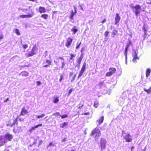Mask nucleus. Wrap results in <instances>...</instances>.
Masks as SVG:
<instances>
[{
	"label": "nucleus",
	"instance_id": "1",
	"mask_svg": "<svg viewBox=\"0 0 151 151\" xmlns=\"http://www.w3.org/2000/svg\"><path fill=\"white\" fill-rule=\"evenodd\" d=\"M122 135L126 142H129L132 141V137L128 133H126L124 131H122Z\"/></svg>",
	"mask_w": 151,
	"mask_h": 151
},
{
	"label": "nucleus",
	"instance_id": "2",
	"mask_svg": "<svg viewBox=\"0 0 151 151\" xmlns=\"http://www.w3.org/2000/svg\"><path fill=\"white\" fill-rule=\"evenodd\" d=\"M133 12L135 13L136 16H138L140 12L141 7L139 5H136L135 6H131Z\"/></svg>",
	"mask_w": 151,
	"mask_h": 151
},
{
	"label": "nucleus",
	"instance_id": "3",
	"mask_svg": "<svg viewBox=\"0 0 151 151\" xmlns=\"http://www.w3.org/2000/svg\"><path fill=\"white\" fill-rule=\"evenodd\" d=\"M101 134L100 131L98 128H96L91 132V135L95 138V140L98 139V137L101 135Z\"/></svg>",
	"mask_w": 151,
	"mask_h": 151
},
{
	"label": "nucleus",
	"instance_id": "4",
	"mask_svg": "<svg viewBox=\"0 0 151 151\" xmlns=\"http://www.w3.org/2000/svg\"><path fill=\"white\" fill-rule=\"evenodd\" d=\"M107 141L103 138H101L100 141V144L99 147L101 149V151H102L106 148V144Z\"/></svg>",
	"mask_w": 151,
	"mask_h": 151
},
{
	"label": "nucleus",
	"instance_id": "5",
	"mask_svg": "<svg viewBox=\"0 0 151 151\" xmlns=\"http://www.w3.org/2000/svg\"><path fill=\"white\" fill-rule=\"evenodd\" d=\"M37 50L38 48L36 45H34L31 52L28 54V56L29 57L35 54L37 52Z\"/></svg>",
	"mask_w": 151,
	"mask_h": 151
},
{
	"label": "nucleus",
	"instance_id": "6",
	"mask_svg": "<svg viewBox=\"0 0 151 151\" xmlns=\"http://www.w3.org/2000/svg\"><path fill=\"white\" fill-rule=\"evenodd\" d=\"M138 52L137 51H134L132 53V57L133 59L132 61L134 63H136L137 62V59L139 60V58L137 56Z\"/></svg>",
	"mask_w": 151,
	"mask_h": 151
},
{
	"label": "nucleus",
	"instance_id": "7",
	"mask_svg": "<svg viewBox=\"0 0 151 151\" xmlns=\"http://www.w3.org/2000/svg\"><path fill=\"white\" fill-rule=\"evenodd\" d=\"M31 13L28 15H22L20 16V17L22 18H31L34 15V12L32 10L31 11Z\"/></svg>",
	"mask_w": 151,
	"mask_h": 151
},
{
	"label": "nucleus",
	"instance_id": "8",
	"mask_svg": "<svg viewBox=\"0 0 151 151\" xmlns=\"http://www.w3.org/2000/svg\"><path fill=\"white\" fill-rule=\"evenodd\" d=\"M3 137L5 139H7L9 141H11L13 138L12 135L8 133L5 134Z\"/></svg>",
	"mask_w": 151,
	"mask_h": 151
},
{
	"label": "nucleus",
	"instance_id": "9",
	"mask_svg": "<svg viewBox=\"0 0 151 151\" xmlns=\"http://www.w3.org/2000/svg\"><path fill=\"white\" fill-rule=\"evenodd\" d=\"M121 19V17L119 15V14L118 13L116 14L115 18V24L117 25L118 23L120 21Z\"/></svg>",
	"mask_w": 151,
	"mask_h": 151
},
{
	"label": "nucleus",
	"instance_id": "10",
	"mask_svg": "<svg viewBox=\"0 0 151 151\" xmlns=\"http://www.w3.org/2000/svg\"><path fill=\"white\" fill-rule=\"evenodd\" d=\"M104 119V116H101L100 119L96 121V123L98 126H99L103 122Z\"/></svg>",
	"mask_w": 151,
	"mask_h": 151
},
{
	"label": "nucleus",
	"instance_id": "11",
	"mask_svg": "<svg viewBox=\"0 0 151 151\" xmlns=\"http://www.w3.org/2000/svg\"><path fill=\"white\" fill-rule=\"evenodd\" d=\"M72 39L70 38H68L67 42L65 43V46L68 48L71 45V42H72Z\"/></svg>",
	"mask_w": 151,
	"mask_h": 151
},
{
	"label": "nucleus",
	"instance_id": "12",
	"mask_svg": "<svg viewBox=\"0 0 151 151\" xmlns=\"http://www.w3.org/2000/svg\"><path fill=\"white\" fill-rule=\"evenodd\" d=\"M39 11L40 13H44L46 12V10L45 8L42 6H40L39 7Z\"/></svg>",
	"mask_w": 151,
	"mask_h": 151
},
{
	"label": "nucleus",
	"instance_id": "13",
	"mask_svg": "<svg viewBox=\"0 0 151 151\" xmlns=\"http://www.w3.org/2000/svg\"><path fill=\"white\" fill-rule=\"evenodd\" d=\"M120 106H122L124 103V100L122 98H120L118 101Z\"/></svg>",
	"mask_w": 151,
	"mask_h": 151
},
{
	"label": "nucleus",
	"instance_id": "14",
	"mask_svg": "<svg viewBox=\"0 0 151 151\" xmlns=\"http://www.w3.org/2000/svg\"><path fill=\"white\" fill-rule=\"evenodd\" d=\"M42 126V124H38L33 127H32V129L29 130V131L30 132H31L32 131L34 130L35 128H38L39 127Z\"/></svg>",
	"mask_w": 151,
	"mask_h": 151
},
{
	"label": "nucleus",
	"instance_id": "15",
	"mask_svg": "<svg viewBox=\"0 0 151 151\" xmlns=\"http://www.w3.org/2000/svg\"><path fill=\"white\" fill-rule=\"evenodd\" d=\"M27 110L25 109V108H24L22 109L20 114V115H24L27 113Z\"/></svg>",
	"mask_w": 151,
	"mask_h": 151
},
{
	"label": "nucleus",
	"instance_id": "16",
	"mask_svg": "<svg viewBox=\"0 0 151 151\" xmlns=\"http://www.w3.org/2000/svg\"><path fill=\"white\" fill-rule=\"evenodd\" d=\"M109 72L113 75L116 71V69L115 68H111L109 69Z\"/></svg>",
	"mask_w": 151,
	"mask_h": 151
},
{
	"label": "nucleus",
	"instance_id": "17",
	"mask_svg": "<svg viewBox=\"0 0 151 151\" xmlns=\"http://www.w3.org/2000/svg\"><path fill=\"white\" fill-rule=\"evenodd\" d=\"M151 72V71L150 69H147L146 72V77L147 78L150 76Z\"/></svg>",
	"mask_w": 151,
	"mask_h": 151
},
{
	"label": "nucleus",
	"instance_id": "18",
	"mask_svg": "<svg viewBox=\"0 0 151 151\" xmlns=\"http://www.w3.org/2000/svg\"><path fill=\"white\" fill-rule=\"evenodd\" d=\"M45 116V114H42L41 115L39 116L37 115H35L33 116V117L34 116H35L36 118L38 119H40V118H42Z\"/></svg>",
	"mask_w": 151,
	"mask_h": 151
},
{
	"label": "nucleus",
	"instance_id": "19",
	"mask_svg": "<svg viewBox=\"0 0 151 151\" xmlns=\"http://www.w3.org/2000/svg\"><path fill=\"white\" fill-rule=\"evenodd\" d=\"M41 17L45 19H47L48 17V15L47 14H42Z\"/></svg>",
	"mask_w": 151,
	"mask_h": 151
},
{
	"label": "nucleus",
	"instance_id": "20",
	"mask_svg": "<svg viewBox=\"0 0 151 151\" xmlns=\"http://www.w3.org/2000/svg\"><path fill=\"white\" fill-rule=\"evenodd\" d=\"M21 75L22 76H28V73L26 71H23L21 73Z\"/></svg>",
	"mask_w": 151,
	"mask_h": 151
},
{
	"label": "nucleus",
	"instance_id": "21",
	"mask_svg": "<svg viewBox=\"0 0 151 151\" xmlns=\"http://www.w3.org/2000/svg\"><path fill=\"white\" fill-rule=\"evenodd\" d=\"M117 31L116 30H114L112 33V37H114L115 36L117 33Z\"/></svg>",
	"mask_w": 151,
	"mask_h": 151
},
{
	"label": "nucleus",
	"instance_id": "22",
	"mask_svg": "<svg viewBox=\"0 0 151 151\" xmlns=\"http://www.w3.org/2000/svg\"><path fill=\"white\" fill-rule=\"evenodd\" d=\"M76 12H74L73 11H71V13L70 17V19H73L74 16L76 14Z\"/></svg>",
	"mask_w": 151,
	"mask_h": 151
},
{
	"label": "nucleus",
	"instance_id": "23",
	"mask_svg": "<svg viewBox=\"0 0 151 151\" xmlns=\"http://www.w3.org/2000/svg\"><path fill=\"white\" fill-rule=\"evenodd\" d=\"M99 105V102L98 101H95L93 106H94L95 108H97Z\"/></svg>",
	"mask_w": 151,
	"mask_h": 151
},
{
	"label": "nucleus",
	"instance_id": "24",
	"mask_svg": "<svg viewBox=\"0 0 151 151\" xmlns=\"http://www.w3.org/2000/svg\"><path fill=\"white\" fill-rule=\"evenodd\" d=\"M98 86L100 88H102L104 86V82H102L99 83L98 84Z\"/></svg>",
	"mask_w": 151,
	"mask_h": 151
},
{
	"label": "nucleus",
	"instance_id": "25",
	"mask_svg": "<svg viewBox=\"0 0 151 151\" xmlns=\"http://www.w3.org/2000/svg\"><path fill=\"white\" fill-rule=\"evenodd\" d=\"M86 65V63L84 62L83 64V65L81 69V70L84 72L85 69Z\"/></svg>",
	"mask_w": 151,
	"mask_h": 151
},
{
	"label": "nucleus",
	"instance_id": "26",
	"mask_svg": "<svg viewBox=\"0 0 151 151\" xmlns=\"http://www.w3.org/2000/svg\"><path fill=\"white\" fill-rule=\"evenodd\" d=\"M67 124V123L66 122H64L61 124L60 125V127L62 128H63Z\"/></svg>",
	"mask_w": 151,
	"mask_h": 151
},
{
	"label": "nucleus",
	"instance_id": "27",
	"mask_svg": "<svg viewBox=\"0 0 151 151\" xmlns=\"http://www.w3.org/2000/svg\"><path fill=\"white\" fill-rule=\"evenodd\" d=\"M142 30L144 32L143 37L145 38V37L147 35V29H142Z\"/></svg>",
	"mask_w": 151,
	"mask_h": 151
},
{
	"label": "nucleus",
	"instance_id": "28",
	"mask_svg": "<svg viewBox=\"0 0 151 151\" xmlns=\"http://www.w3.org/2000/svg\"><path fill=\"white\" fill-rule=\"evenodd\" d=\"M71 31L73 32L74 34H75L77 32L78 30L75 27H74L71 29Z\"/></svg>",
	"mask_w": 151,
	"mask_h": 151
},
{
	"label": "nucleus",
	"instance_id": "29",
	"mask_svg": "<svg viewBox=\"0 0 151 151\" xmlns=\"http://www.w3.org/2000/svg\"><path fill=\"white\" fill-rule=\"evenodd\" d=\"M83 59V57L78 58L77 60L78 63L81 64V60Z\"/></svg>",
	"mask_w": 151,
	"mask_h": 151
},
{
	"label": "nucleus",
	"instance_id": "30",
	"mask_svg": "<svg viewBox=\"0 0 151 151\" xmlns=\"http://www.w3.org/2000/svg\"><path fill=\"white\" fill-rule=\"evenodd\" d=\"M151 87H150L149 89L148 90H147L145 88H144V90L145 91L147 92L148 93H151Z\"/></svg>",
	"mask_w": 151,
	"mask_h": 151
},
{
	"label": "nucleus",
	"instance_id": "31",
	"mask_svg": "<svg viewBox=\"0 0 151 151\" xmlns=\"http://www.w3.org/2000/svg\"><path fill=\"white\" fill-rule=\"evenodd\" d=\"M18 119V118H17L14 121V122L12 124V125H11V126H12L13 125L16 124H17L18 123L17 120Z\"/></svg>",
	"mask_w": 151,
	"mask_h": 151
},
{
	"label": "nucleus",
	"instance_id": "32",
	"mask_svg": "<svg viewBox=\"0 0 151 151\" xmlns=\"http://www.w3.org/2000/svg\"><path fill=\"white\" fill-rule=\"evenodd\" d=\"M53 102L55 103H57L59 101V99L58 98H54L53 100Z\"/></svg>",
	"mask_w": 151,
	"mask_h": 151
},
{
	"label": "nucleus",
	"instance_id": "33",
	"mask_svg": "<svg viewBox=\"0 0 151 151\" xmlns=\"http://www.w3.org/2000/svg\"><path fill=\"white\" fill-rule=\"evenodd\" d=\"M15 32L17 35H20L19 30L18 29H15Z\"/></svg>",
	"mask_w": 151,
	"mask_h": 151
},
{
	"label": "nucleus",
	"instance_id": "34",
	"mask_svg": "<svg viewBox=\"0 0 151 151\" xmlns=\"http://www.w3.org/2000/svg\"><path fill=\"white\" fill-rule=\"evenodd\" d=\"M61 62H62V66H61V68L63 69L65 66V63H64V60H63V61H62Z\"/></svg>",
	"mask_w": 151,
	"mask_h": 151
},
{
	"label": "nucleus",
	"instance_id": "35",
	"mask_svg": "<svg viewBox=\"0 0 151 151\" xmlns=\"http://www.w3.org/2000/svg\"><path fill=\"white\" fill-rule=\"evenodd\" d=\"M83 72H84L83 71L81 70V71L80 72V73H79L78 76V78H79V77H81L82 76Z\"/></svg>",
	"mask_w": 151,
	"mask_h": 151
},
{
	"label": "nucleus",
	"instance_id": "36",
	"mask_svg": "<svg viewBox=\"0 0 151 151\" xmlns=\"http://www.w3.org/2000/svg\"><path fill=\"white\" fill-rule=\"evenodd\" d=\"M53 115L55 116H61V115L59 113V112H56L54 114H53Z\"/></svg>",
	"mask_w": 151,
	"mask_h": 151
},
{
	"label": "nucleus",
	"instance_id": "37",
	"mask_svg": "<svg viewBox=\"0 0 151 151\" xmlns=\"http://www.w3.org/2000/svg\"><path fill=\"white\" fill-rule=\"evenodd\" d=\"M128 50V49L127 48H125L124 54L125 56H127V52Z\"/></svg>",
	"mask_w": 151,
	"mask_h": 151
},
{
	"label": "nucleus",
	"instance_id": "38",
	"mask_svg": "<svg viewBox=\"0 0 151 151\" xmlns=\"http://www.w3.org/2000/svg\"><path fill=\"white\" fill-rule=\"evenodd\" d=\"M128 50V49L127 48H125L124 54L125 56H127V52Z\"/></svg>",
	"mask_w": 151,
	"mask_h": 151
},
{
	"label": "nucleus",
	"instance_id": "39",
	"mask_svg": "<svg viewBox=\"0 0 151 151\" xmlns=\"http://www.w3.org/2000/svg\"><path fill=\"white\" fill-rule=\"evenodd\" d=\"M112 74L110 72L107 73L106 74V76H110L112 75Z\"/></svg>",
	"mask_w": 151,
	"mask_h": 151
},
{
	"label": "nucleus",
	"instance_id": "40",
	"mask_svg": "<svg viewBox=\"0 0 151 151\" xmlns=\"http://www.w3.org/2000/svg\"><path fill=\"white\" fill-rule=\"evenodd\" d=\"M148 26L146 24H144L143 26L142 29H147Z\"/></svg>",
	"mask_w": 151,
	"mask_h": 151
},
{
	"label": "nucleus",
	"instance_id": "41",
	"mask_svg": "<svg viewBox=\"0 0 151 151\" xmlns=\"http://www.w3.org/2000/svg\"><path fill=\"white\" fill-rule=\"evenodd\" d=\"M73 91V88H71V89H70V90L69 91V92L68 93V96H69L70 95V94L72 93V92Z\"/></svg>",
	"mask_w": 151,
	"mask_h": 151
},
{
	"label": "nucleus",
	"instance_id": "42",
	"mask_svg": "<svg viewBox=\"0 0 151 151\" xmlns=\"http://www.w3.org/2000/svg\"><path fill=\"white\" fill-rule=\"evenodd\" d=\"M62 119H63L66 118L68 116V115H61L60 116Z\"/></svg>",
	"mask_w": 151,
	"mask_h": 151
},
{
	"label": "nucleus",
	"instance_id": "43",
	"mask_svg": "<svg viewBox=\"0 0 151 151\" xmlns=\"http://www.w3.org/2000/svg\"><path fill=\"white\" fill-rule=\"evenodd\" d=\"M22 46L25 49H26V48H27L28 47V45L27 44L25 45H24L23 44L22 45Z\"/></svg>",
	"mask_w": 151,
	"mask_h": 151
},
{
	"label": "nucleus",
	"instance_id": "44",
	"mask_svg": "<svg viewBox=\"0 0 151 151\" xmlns=\"http://www.w3.org/2000/svg\"><path fill=\"white\" fill-rule=\"evenodd\" d=\"M46 62L47 63L48 65H50L51 64V61L49 60H47L46 61Z\"/></svg>",
	"mask_w": 151,
	"mask_h": 151
},
{
	"label": "nucleus",
	"instance_id": "45",
	"mask_svg": "<svg viewBox=\"0 0 151 151\" xmlns=\"http://www.w3.org/2000/svg\"><path fill=\"white\" fill-rule=\"evenodd\" d=\"M71 57L70 58V60H72L73 57H75L76 56V55H74V54H71Z\"/></svg>",
	"mask_w": 151,
	"mask_h": 151
},
{
	"label": "nucleus",
	"instance_id": "46",
	"mask_svg": "<svg viewBox=\"0 0 151 151\" xmlns=\"http://www.w3.org/2000/svg\"><path fill=\"white\" fill-rule=\"evenodd\" d=\"M81 44V42H80L79 44H78V43H77V46L76 47V48L77 49H78L79 47Z\"/></svg>",
	"mask_w": 151,
	"mask_h": 151
},
{
	"label": "nucleus",
	"instance_id": "47",
	"mask_svg": "<svg viewBox=\"0 0 151 151\" xmlns=\"http://www.w3.org/2000/svg\"><path fill=\"white\" fill-rule=\"evenodd\" d=\"M109 32L108 31H107L105 32L104 33V35L105 36V37H107L108 36V35L109 34Z\"/></svg>",
	"mask_w": 151,
	"mask_h": 151
},
{
	"label": "nucleus",
	"instance_id": "48",
	"mask_svg": "<svg viewBox=\"0 0 151 151\" xmlns=\"http://www.w3.org/2000/svg\"><path fill=\"white\" fill-rule=\"evenodd\" d=\"M7 141L6 140H5L4 142H2V144H1L0 145V146H1L2 145H3V144H4L5 143H7Z\"/></svg>",
	"mask_w": 151,
	"mask_h": 151
},
{
	"label": "nucleus",
	"instance_id": "49",
	"mask_svg": "<svg viewBox=\"0 0 151 151\" xmlns=\"http://www.w3.org/2000/svg\"><path fill=\"white\" fill-rule=\"evenodd\" d=\"M51 146H54L55 145L54 144H53L51 142L49 144V145L47 147H48Z\"/></svg>",
	"mask_w": 151,
	"mask_h": 151
},
{
	"label": "nucleus",
	"instance_id": "50",
	"mask_svg": "<svg viewBox=\"0 0 151 151\" xmlns=\"http://www.w3.org/2000/svg\"><path fill=\"white\" fill-rule=\"evenodd\" d=\"M76 75H75L73 77L72 80H71V82H73L75 79L76 77Z\"/></svg>",
	"mask_w": 151,
	"mask_h": 151
},
{
	"label": "nucleus",
	"instance_id": "51",
	"mask_svg": "<svg viewBox=\"0 0 151 151\" xmlns=\"http://www.w3.org/2000/svg\"><path fill=\"white\" fill-rule=\"evenodd\" d=\"M67 141V139L66 138H65L64 139H63L62 141V142H65Z\"/></svg>",
	"mask_w": 151,
	"mask_h": 151
},
{
	"label": "nucleus",
	"instance_id": "52",
	"mask_svg": "<svg viewBox=\"0 0 151 151\" xmlns=\"http://www.w3.org/2000/svg\"><path fill=\"white\" fill-rule=\"evenodd\" d=\"M37 86H39L41 84V83L40 81H37Z\"/></svg>",
	"mask_w": 151,
	"mask_h": 151
},
{
	"label": "nucleus",
	"instance_id": "53",
	"mask_svg": "<svg viewBox=\"0 0 151 151\" xmlns=\"http://www.w3.org/2000/svg\"><path fill=\"white\" fill-rule=\"evenodd\" d=\"M125 56V63L127 64V56Z\"/></svg>",
	"mask_w": 151,
	"mask_h": 151
},
{
	"label": "nucleus",
	"instance_id": "54",
	"mask_svg": "<svg viewBox=\"0 0 151 151\" xmlns=\"http://www.w3.org/2000/svg\"><path fill=\"white\" fill-rule=\"evenodd\" d=\"M74 9L75 10V12H76V13L77 12H76V9L77 8L75 6H74Z\"/></svg>",
	"mask_w": 151,
	"mask_h": 151
},
{
	"label": "nucleus",
	"instance_id": "55",
	"mask_svg": "<svg viewBox=\"0 0 151 151\" xmlns=\"http://www.w3.org/2000/svg\"><path fill=\"white\" fill-rule=\"evenodd\" d=\"M42 140H40L39 141V145H41V144H42Z\"/></svg>",
	"mask_w": 151,
	"mask_h": 151
},
{
	"label": "nucleus",
	"instance_id": "56",
	"mask_svg": "<svg viewBox=\"0 0 151 151\" xmlns=\"http://www.w3.org/2000/svg\"><path fill=\"white\" fill-rule=\"evenodd\" d=\"M54 63L56 65H57L58 63V62L57 61H55V60H54Z\"/></svg>",
	"mask_w": 151,
	"mask_h": 151
},
{
	"label": "nucleus",
	"instance_id": "57",
	"mask_svg": "<svg viewBox=\"0 0 151 151\" xmlns=\"http://www.w3.org/2000/svg\"><path fill=\"white\" fill-rule=\"evenodd\" d=\"M50 65H44V66H43V67H49L50 66Z\"/></svg>",
	"mask_w": 151,
	"mask_h": 151
},
{
	"label": "nucleus",
	"instance_id": "58",
	"mask_svg": "<svg viewBox=\"0 0 151 151\" xmlns=\"http://www.w3.org/2000/svg\"><path fill=\"white\" fill-rule=\"evenodd\" d=\"M83 106V105H82L81 106H79L78 107L79 109H81L82 107Z\"/></svg>",
	"mask_w": 151,
	"mask_h": 151
},
{
	"label": "nucleus",
	"instance_id": "59",
	"mask_svg": "<svg viewBox=\"0 0 151 151\" xmlns=\"http://www.w3.org/2000/svg\"><path fill=\"white\" fill-rule=\"evenodd\" d=\"M9 100V98H7L5 101H4V102H6Z\"/></svg>",
	"mask_w": 151,
	"mask_h": 151
},
{
	"label": "nucleus",
	"instance_id": "60",
	"mask_svg": "<svg viewBox=\"0 0 151 151\" xmlns=\"http://www.w3.org/2000/svg\"><path fill=\"white\" fill-rule=\"evenodd\" d=\"M84 114L85 115H87L89 114V113L87 112V113H86Z\"/></svg>",
	"mask_w": 151,
	"mask_h": 151
},
{
	"label": "nucleus",
	"instance_id": "61",
	"mask_svg": "<svg viewBox=\"0 0 151 151\" xmlns=\"http://www.w3.org/2000/svg\"><path fill=\"white\" fill-rule=\"evenodd\" d=\"M106 21V20L105 19H104V20H102L101 21V22L103 23H104Z\"/></svg>",
	"mask_w": 151,
	"mask_h": 151
},
{
	"label": "nucleus",
	"instance_id": "62",
	"mask_svg": "<svg viewBox=\"0 0 151 151\" xmlns=\"http://www.w3.org/2000/svg\"><path fill=\"white\" fill-rule=\"evenodd\" d=\"M73 74V73L72 72H70V77Z\"/></svg>",
	"mask_w": 151,
	"mask_h": 151
},
{
	"label": "nucleus",
	"instance_id": "63",
	"mask_svg": "<svg viewBox=\"0 0 151 151\" xmlns=\"http://www.w3.org/2000/svg\"><path fill=\"white\" fill-rule=\"evenodd\" d=\"M129 45H127V46L126 47V48H127V49H129Z\"/></svg>",
	"mask_w": 151,
	"mask_h": 151
},
{
	"label": "nucleus",
	"instance_id": "64",
	"mask_svg": "<svg viewBox=\"0 0 151 151\" xmlns=\"http://www.w3.org/2000/svg\"><path fill=\"white\" fill-rule=\"evenodd\" d=\"M106 37H105V41H106L108 39V38H107Z\"/></svg>",
	"mask_w": 151,
	"mask_h": 151
}]
</instances>
